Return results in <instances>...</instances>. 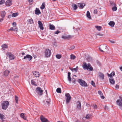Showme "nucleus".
Returning a JSON list of instances; mask_svg holds the SVG:
<instances>
[{"instance_id":"c85d7f7f","label":"nucleus","mask_w":122,"mask_h":122,"mask_svg":"<svg viewBox=\"0 0 122 122\" xmlns=\"http://www.w3.org/2000/svg\"><path fill=\"white\" fill-rule=\"evenodd\" d=\"M49 28L51 30H54L55 29V27L53 25L50 24L49 25Z\"/></svg>"},{"instance_id":"7ed1b4c3","label":"nucleus","mask_w":122,"mask_h":122,"mask_svg":"<svg viewBox=\"0 0 122 122\" xmlns=\"http://www.w3.org/2000/svg\"><path fill=\"white\" fill-rule=\"evenodd\" d=\"M78 81L80 84L82 86H87V85L86 82L81 79H79Z\"/></svg>"},{"instance_id":"c03bdc74","label":"nucleus","mask_w":122,"mask_h":122,"mask_svg":"<svg viewBox=\"0 0 122 122\" xmlns=\"http://www.w3.org/2000/svg\"><path fill=\"white\" fill-rule=\"evenodd\" d=\"M75 48V46H72L70 47L69 48V50H72L73 49Z\"/></svg>"},{"instance_id":"9d476101","label":"nucleus","mask_w":122,"mask_h":122,"mask_svg":"<svg viewBox=\"0 0 122 122\" xmlns=\"http://www.w3.org/2000/svg\"><path fill=\"white\" fill-rule=\"evenodd\" d=\"M107 47V46H106L105 45H102L101 46V47H99V50L101 51L104 52V51L102 49L104 50H105L106 49Z\"/></svg>"},{"instance_id":"de8ad7c7","label":"nucleus","mask_w":122,"mask_h":122,"mask_svg":"<svg viewBox=\"0 0 122 122\" xmlns=\"http://www.w3.org/2000/svg\"><path fill=\"white\" fill-rule=\"evenodd\" d=\"M5 2L4 0H0V4H1Z\"/></svg>"},{"instance_id":"79ce46f5","label":"nucleus","mask_w":122,"mask_h":122,"mask_svg":"<svg viewBox=\"0 0 122 122\" xmlns=\"http://www.w3.org/2000/svg\"><path fill=\"white\" fill-rule=\"evenodd\" d=\"M112 10L113 11H116L117 10V7L115 6H114L112 8Z\"/></svg>"},{"instance_id":"58836bf2","label":"nucleus","mask_w":122,"mask_h":122,"mask_svg":"<svg viewBox=\"0 0 122 122\" xmlns=\"http://www.w3.org/2000/svg\"><path fill=\"white\" fill-rule=\"evenodd\" d=\"M16 28L15 27V29H14L13 27H11L10 29H9V30H8V31H9V30L12 31H14L16 30Z\"/></svg>"},{"instance_id":"a19ab883","label":"nucleus","mask_w":122,"mask_h":122,"mask_svg":"<svg viewBox=\"0 0 122 122\" xmlns=\"http://www.w3.org/2000/svg\"><path fill=\"white\" fill-rule=\"evenodd\" d=\"M15 100L16 101V103H18V97L16 96H15Z\"/></svg>"},{"instance_id":"09e8293b","label":"nucleus","mask_w":122,"mask_h":122,"mask_svg":"<svg viewBox=\"0 0 122 122\" xmlns=\"http://www.w3.org/2000/svg\"><path fill=\"white\" fill-rule=\"evenodd\" d=\"M91 83L92 85L93 86H95V84L94 83L93 81H91Z\"/></svg>"},{"instance_id":"f03ea898","label":"nucleus","mask_w":122,"mask_h":122,"mask_svg":"<svg viewBox=\"0 0 122 122\" xmlns=\"http://www.w3.org/2000/svg\"><path fill=\"white\" fill-rule=\"evenodd\" d=\"M65 96L66 97V103L68 104L71 101V97L70 94L69 93L65 94Z\"/></svg>"},{"instance_id":"052dcab7","label":"nucleus","mask_w":122,"mask_h":122,"mask_svg":"<svg viewBox=\"0 0 122 122\" xmlns=\"http://www.w3.org/2000/svg\"><path fill=\"white\" fill-rule=\"evenodd\" d=\"M101 97L102 99H104V97L103 96V95H102L101 96Z\"/></svg>"},{"instance_id":"f257e3e1","label":"nucleus","mask_w":122,"mask_h":122,"mask_svg":"<svg viewBox=\"0 0 122 122\" xmlns=\"http://www.w3.org/2000/svg\"><path fill=\"white\" fill-rule=\"evenodd\" d=\"M2 107L3 109L6 110L9 105V102L8 101H5L2 103Z\"/></svg>"},{"instance_id":"b1692460","label":"nucleus","mask_w":122,"mask_h":122,"mask_svg":"<svg viewBox=\"0 0 122 122\" xmlns=\"http://www.w3.org/2000/svg\"><path fill=\"white\" fill-rule=\"evenodd\" d=\"M108 24L111 27H113L115 25V23L113 21H111L108 23Z\"/></svg>"},{"instance_id":"aec40b11","label":"nucleus","mask_w":122,"mask_h":122,"mask_svg":"<svg viewBox=\"0 0 122 122\" xmlns=\"http://www.w3.org/2000/svg\"><path fill=\"white\" fill-rule=\"evenodd\" d=\"M5 14L6 13L5 11H2L0 12L1 16L2 18H4Z\"/></svg>"},{"instance_id":"0e129e2a","label":"nucleus","mask_w":122,"mask_h":122,"mask_svg":"<svg viewBox=\"0 0 122 122\" xmlns=\"http://www.w3.org/2000/svg\"><path fill=\"white\" fill-rule=\"evenodd\" d=\"M12 25H16V23L14 22L13 23H12Z\"/></svg>"},{"instance_id":"6e6552de","label":"nucleus","mask_w":122,"mask_h":122,"mask_svg":"<svg viewBox=\"0 0 122 122\" xmlns=\"http://www.w3.org/2000/svg\"><path fill=\"white\" fill-rule=\"evenodd\" d=\"M32 58V56L28 54L26 56H24L23 58V59H27L28 60L30 61Z\"/></svg>"},{"instance_id":"f8f14e48","label":"nucleus","mask_w":122,"mask_h":122,"mask_svg":"<svg viewBox=\"0 0 122 122\" xmlns=\"http://www.w3.org/2000/svg\"><path fill=\"white\" fill-rule=\"evenodd\" d=\"M116 102L118 105L122 107V100H120V99L117 100Z\"/></svg>"},{"instance_id":"4d7b16f0","label":"nucleus","mask_w":122,"mask_h":122,"mask_svg":"<svg viewBox=\"0 0 122 122\" xmlns=\"http://www.w3.org/2000/svg\"><path fill=\"white\" fill-rule=\"evenodd\" d=\"M94 108V109H97V106L96 105H93Z\"/></svg>"},{"instance_id":"bb28decb","label":"nucleus","mask_w":122,"mask_h":122,"mask_svg":"<svg viewBox=\"0 0 122 122\" xmlns=\"http://www.w3.org/2000/svg\"><path fill=\"white\" fill-rule=\"evenodd\" d=\"M78 67L77 66L75 68H70V69L72 71H74L76 72L78 70Z\"/></svg>"},{"instance_id":"3c124183","label":"nucleus","mask_w":122,"mask_h":122,"mask_svg":"<svg viewBox=\"0 0 122 122\" xmlns=\"http://www.w3.org/2000/svg\"><path fill=\"white\" fill-rule=\"evenodd\" d=\"M59 33H60V31H59L58 30H57L56 31L54 32V34H58Z\"/></svg>"},{"instance_id":"4c0bfd02","label":"nucleus","mask_w":122,"mask_h":122,"mask_svg":"<svg viewBox=\"0 0 122 122\" xmlns=\"http://www.w3.org/2000/svg\"><path fill=\"white\" fill-rule=\"evenodd\" d=\"M76 58V56L73 55L71 56V59L72 60H74Z\"/></svg>"},{"instance_id":"473e14b6","label":"nucleus","mask_w":122,"mask_h":122,"mask_svg":"<svg viewBox=\"0 0 122 122\" xmlns=\"http://www.w3.org/2000/svg\"><path fill=\"white\" fill-rule=\"evenodd\" d=\"M95 27L97 29L98 31H100L101 30L102 27L101 26H95Z\"/></svg>"},{"instance_id":"49530a36","label":"nucleus","mask_w":122,"mask_h":122,"mask_svg":"<svg viewBox=\"0 0 122 122\" xmlns=\"http://www.w3.org/2000/svg\"><path fill=\"white\" fill-rule=\"evenodd\" d=\"M72 82L74 84H75L76 81V80L74 78H72Z\"/></svg>"},{"instance_id":"72a5a7b5","label":"nucleus","mask_w":122,"mask_h":122,"mask_svg":"<svg viewBox=\"0 0 122 122\" xmlns=\"http://www.w3.org/2000/svg\"><path fill=\"white\" fill-rule=\"evenodd\" d=\"M20 117L22 118L24 120L26 119V117L25 116L24 114L23 113H21L20 115Z\"/></svg>"},{"instance_id":"5701e85b","label":"nucleus","mask_w":122,"mask_h":122,"mask_svg":"<svg viewBox=\"0 0 122 122\" xmlns=\"http://www.w3.org/2000/svg\"><path fill=\"white\" fill-rule=\"evenodd\" d=\"M72 7L73 10H76L77 8V6L76 4H72Z\"/></svg>"},{"instance_id":"bf43d9fd","label":"nucleus","mask_w":122,"mask_h":122,"mask_svg":"<svg viewBox=\"0 0 122 122\" xmlns=\"http://www.w3.org/2000/svg\"><path fill=\"white\" fill-rule=\"evenodd\" d=\"M2 17L0 19V22H1L4 19Z\"/></svg>"},{"instance_id":"ea45409f","label":"nucleus","mask_w":122,"mask_h":122,"mask_svg":"<svg viewBox=\"0 0 122 122\" xmlns=\"http://www.w3.org/2000/svg\"><path fill=\"white\" fill-rule=\"evenodd\" d=\"M61 56L60 55H56V57L58 59H60L61 58Z\"/></svg>"},{"instance_id":"a878e982","label":"nucleus","mask_w":122,"mask_h":122,"mask_svg":"<svg viewBox=\"0 0 122 122\" xmlns=\"http://www.w3.org/2000/svg\"><path fill=\"white\" fill-rule=\"evenodd\" d=\"M71 73L69 72L68 73V80L70 82V83L71 81V78L70 76Z\"/></svg>"},{"instance_id":"1a4fd4ad","label":"nucleus","mask_w":122,"mask_h":122,"mask_svg":"<svg viewBox=\"0 0 122 122\" xmlns=\"http://www.w3.org/2000/svg\"><path fill=\"white\" fill-rule=\"evenodd\" d=\"M76 106L77 109L80 110L81 108V103L79 101H78L76 103Z\"/></svg>"},{"instance_id":"dca6fc26","label":"nucleus","mask_w":122,"mask_h":122,"mask_svg":"<svg viewBox=\"0 0 122 122\" xmlns=\"http://www.w3.org/2000/svg\"><path fill=\"white\" fill-rule=\"evenodd\" d=\"M85 5V4L83 3H79L78 4V6L81 9H83Z\"/></svg>"},{"instance_id":"a18cd8bd","label":"nucleus","mask_w":122,"mask_h":122,"mask_svg":"<svg viewBox=\"0 0 122 122\" xmlns=\"http://www.w3.org/2000/svg\"><path fill=\"white\" fill-rule=\"evenodd\" d=\"M4 117V115L0 113V118L1 119H3Z\"/></svg>"},{"instance_id":"37998d69","label":"nucleus","mask_w":122,"mask_h":122,"mask_svg":"<svg viewBox=\"0 0 122 122\" xmlns=\"http://www.w3.org/2000/svg\"><path fill=\"white\" fill-rule=\"evenodd\" d=\"M31 84L32 85H36V82L34 81L33 80H32L31 81Z\"/></svg>"},{"instance_id":"774afa93","label":"nucleus","mask_w":122,"mask_h":122,"mask_svg":"<svg viewBox=\"0 0 122 122\" xmlns=\"http://www.w3.org/2000/svg\"><path fill=\"white\" fill-rule=\"evenodd\" d=\"M110 41L112 43H115V42L114 41Z\"/></svg>"},{"instance_id":"cd10ccee","label":"nucleus","mask_w":122,"mask_h":122,"mask_svg":"<svg viewBox=\"0 0 122 122\" xmlns=\"http://www.w3.org/2000/svg\"><path fill=\"white\" fill-rule=\"evenodd\" d=\"M82 67L85 70L86 69V68L87 67V65L86 63V62H84L83 65H82Z\"/></svg>"},{"instance_id":"864d4df0","label":"nucleus","mask_w":122,"mask_h":122,"mask_svg":"<svg viewBox=\"0 0 122 122\" xmlns=\"http://www.w3.org/2000/svg\"><path fill=\"white\" fill-rule=\"evenodd\" d=\"M98 94L101 96L102 95V93L101 91H99L98 92Z\"/></svg>"},{"instance_id":"2f4dec72","label":"nucleus","mask_w":122,"mask_h":122,"mask_svg":"<svg viewBox=\"0 0 122 122\" xmlns=\"http://www.w3.org/2000/svg\"><path fill=\"white\" fill-rule=\"evenodd\" d=\"M45 3L44 2L42 3L41 6L40 7V8L41 9L43 10L45 8Z\"/></svg>"},{"instance_id":"9b49d317","label":"nucleus","mask_w":122,"mask_h":122,"mask_svg":"<svg viewBox=\"0 0 122 122\" xmlns=\"http://www.w3.org/2000/svg\"><path fill=\"white\" fill-rule=\"evenodd\" d=\"M38 23L39 24V26L40 28V29L42 30H43L44 27H43V24L41 21L40 20H39L38 21Z\"/></svg>"},{"instance_id":"393cba45","label":"nucleus","mask_w":122,"mask_h":122,"mask_svg":"<svg viewBox=\"0 0 122 122\" xmlns=\"http://www.w3.org/2000/svg\"><path fill=\"white\" fill-rule=\"evenodd\" d=\"M115 75V72L114 71L112 72L111 74H109L107 73V75L109 77H112V76H114Z\"/></svg>"},{"instance_id":"39448f33","label":"nucleus","mask_w":122,"mask_h":122,"mask_svg":"<svg viewBox=\"0 0 122 122\" xmlns=\"http://www.w3.org/2000/svg\"><path fill=\"white\" fill-rule=\"evenodd\" d=\"M51 51L49 49H46L45 51V56L46 57H49L51 55Z\"/></svg>"},{"instance_id":"0eeeda50","label":"nucleus","mask_w":122,"mask_h":122,"mask_svg":"<svg viewBox=\"0 0 122 122\" xmlns=\"http://www.w3.org/2000/svg\"><path fill=\"white\" fill-rule=\"evenodd\" d=\"M40 119L42 122H49L48 120L42 115L41 116Z\"/></svg>"},{"instance_id":"8fccbe9b","label":"nucleus","mask_w":122,"mask_h":122,"mask_svg":"<svg viewBox=\"0 0 122 122\" xmlns=\"http://www.w3.org/2000/svg\"><path fill=\"white\" fill-rule=\"evenodd\" d=\"M29 22L30 24H32L33 23V20L32 19H30L29 20Z\"/></svg>"},{"instance_id":"6e6d98bb","label":"nucleus","mask_w":122,"mask_h":122,"mask_svg":"<svg viewBox=\"0 0 122 122\" xmlns=\"http://www.w3.org/2000/svg\"><path fill=\"white\" fill-rule=\"evenodd\" d=\"M97 10L96 9L94 10V13L95 14H97Z\"/></svg>"},{"instance_id":"69168bd1","label":"nucleus","mask_w":122,"mask_h":122,"mask_svg":"<svg viewBox=\"0 0 122 122\" xmlns=\"http://www.w3.org/2000/svg\"><path fill=\"white\" fill-rule=\"evenodd\" d=\"M56 44V42H54L53 43V45L55 46Z\"/></svg>"},{"instance_id":"680f3d73","label":"nucleus","mask_w":122,"mask_h":122,"mask_svg":"<svg viewBox=\"0 0 122 122\" xmlns=\"http://www.w3.org/2000/svg\"><path fill=\"white\" fill-rule=\"evenodd\" d=\"M12 16V15H8V18H11V17Z\"/></svg>"},{"instance_id":"f3484780","label":"nucleus","mask_w":122,"mask_h":122,"mask_svg":"<svg viewBox=\"0 0 122 122\" xmlns=\"http://www.w3.org/2000/svg\"><path fill=\"white\" fill-rule=\"evenodd\" d=\"M110 83L112 84H114L115 83L114 80L112 77H110L109 78Z\"/></svg>"},{"instance_id":"5fc2aeb1","label":"nucleus","mask_w":122,"mask_h":122,"mask_svg":"<svg viewBox=\"0 0 122 122\" xmlns=\"http://www.w3.org/2000/svg\"><path fill=\"white\" fill-rule=\"evenodd\" d=\"M44 103H46V102L48 104H49L50 103V100L49 101H46V102H45V101H44Z\"/></svg>"},{"instance_id":"2eb2a0df","label":"nucleus","mask_w":122,"mask_h":122,"mask_svg":"<svg viewBox=\"0 0 122 122\" xmlns=\"http://www.w3.org/2000/svg\"><path fill=\"white\" fill-rule=\"evenodd\" d=\"M98 75L101 79L103 80L104 78V75L101 72H99L98 73Z\"/></svg>"},{"instance_id":"e2e57ef3","label":"nucleus","mask_w":122,"mask_h":122,"mask_svg":"<svg viewBox=\"0 0 122 122\" xmlns=\"http://www.w3.org/2000/svg\"><path fill=\"white\" fill-rule=\"evenodd\" d=\"M86 106L88 107H89V106H90V105L89 104H88L87 103H86Z\"/></svg>"},{"instance_id":"13d9d810","label":"nucleus","mask_w":122,"mask_h":122,"mask_svg":"<svg viewBox=\"0 0 122 122\" xmlns=\"http://www.w3.org/2000/svg\"><path fill=\"white\" fill-rule=\"evenodd\" d=\"M115 88L116 89H118L119 88V86L117 84L115 86Z\"/></svg>"},{"instance_id":"338daca9","label":"nucleus","mask_w":122,"mask_h":122,"mask_svg":"<svg viewBox=\"0 0 122 122\" xmlns=\"http://www.w3.org/2000/svg\"><path fill=\"white\" fill-rule=\"evenodd\" d=\"M119 98L121 99L120 100H122V96L119 97Z\"/></svg>"},{"instance_id":"6ab92c4d","label":"nucleus","mask_w":122,"mask_h":122,"mask_svg":"<svg viewBox=\"0 0 122 122\" xmlns=\"http://www.w3.org/2000/svg\"><path fill=\"white\" fill-rule=\"evenodd\" d=\"M35 14L36 15H39V14H41V12L40 10L38 8H36L35 10Z\"/></svg>"},{"instance_id":"423d86ee","label":"nucleus","mask_w":122,"mask_h":122,"mask_svg":"<svg viewBox=\"0 0 122 122\" xmlns=\"http://www.w3.org/2000/svg\"><path fill=\"white\" fill-rule=\"evenodd\" d=\"M6 55L7 56H8L10 60H12L15 58L14 55L9 52H7L6 54Z\"/></svg>"},{"instance_id":"ddd939ff","label":"nucleus","mask_w":122,"mask_h":122,"mask_svg":"<svg viewBox=\"0 0 122 122\" xmlns=\"http://www.w3.org/2000/svg\"><path fill=\"white\" fill-rule=\"evenodd\" d=\"M12 1L11 0H8L6 2L5 4L6 6H10L12 5Z\"/></svg>"},{"instance_id":"603ef678","label":"nucleus","mask_w":122,"mask_h":122,"mask_svg":"<svg viewBox=\"0 0 122 122\" xmlns=\"http://www.w3.org/2000/svg\"><path fill=\"white\" fill-rule=\"evenodd\" d=\"M90 117V116L89 115H87L86 116V118L87 119H89Z\"/></svg>"},{"instance_id":"c756f323","label":"nucleus","mask_w":122,"mask_h":122,"mask_svg":"<svg viewBox=\"0 0 122 122\" xmlns=\"http://www.w3.org/2000/svg\"><path fill=\"white\" fill-rule=\"evenodd\" d=\"M86 16L88 18L91 19V18L90 14V13L89 11H87V13L86 14Z\"/></svg>"},{"instance_id":"e433bc0d","label":"nucleus","mask_w":122,"mask_h":122,"mask_svg":"<svg viewBox=\"0 0 122 122\" xmlns=\"http://www.w3.org/2000/svg\"><path fill=\"white\" fill-rule=\"evenodd\" d=\"M61 89L60 88H58L56 90V92L58 93H61Z\"/></svg>"},{"instance_id":"4468645a","label":"nucleus","mask_w":122,"mask_h":122,"mask_svg":"<svg viewBox=\"0 0 122 122\" xmlns=\"http://www.w3.org/2000/svg\"><path fill=\"white\" fill-rule=\"evenodd\" d=\"M89 69L90 71H92L93 70V67L91 66V65L90 64L88 63L87 64V67L86 68V69L88 70Z\"/></svg>"},{"instance_id":"a211bd4d","label":"nucleus","mask_w":122,"mask_h":122,"mask_svg":"<svg viewBox=\"0 0 122 122\" xmlns=\"http://www.w3.org/2000/svg\"><path fill=\"white\" fill-rule=\"evenodd\" d=\"M62 38L64 39H68L71 38V36L70 35H68L66 36H62Z\"/></svg>"},{"instance_id":"c9c22d12","label":"nucleus","mask_w":122,"mask_h":122,"mask_svg":"<svg viewBox=\"0 0 122 122\" xmlns=\"http://www.w3.org/2000/svg\"><path fill=\"white\" fill-rule=\"evenodd\" d=\"M110 3L111 5L112 6H115L116 4L113 1H110Z\"/></svg>"},{"instance_id":"f704fd0d","label":"nucleus","mask_w":122,"mask_h":122,"mask_svg":"<svg viewBox=\"0 0 122 122\" xmlns=\"http://www.w3.org/2000/svg\"><path fill=\"white\" fill-rule=\"evenodd\" d=\"M18 13H14L12 14V16L13 17H15L18 15Z\"/></svg>"},{"instance_id":"20e7f679","label":"nucleus","mask_w":122,"mask_h":122,"mask_svg":"<svg viewBox=\"0 0 122 122\" xmlns=\"http://www.w3.org/2000/svg\"><path fill=\"white\" fill-rule=\"evenodd\" d=\"M36 90L37 93L40 95H42L43 91L41 88L38 87L36 89Z\"/></svg>"},{"instance_id":"7c9ffc66","label":"nucleus","mask_w":122,"mask_h":122,"mask_svg":"<svg viewBox=\"0 0 122 122\" xmlns=\"http://www.w3.org/2000/svg\"><path fill=\"white\" fill-rule=\"evenodd\" d=\"M1 46L2 47V49L5 50V48H7L8 47L7 45L5 44H3Z\"/></svg>"},{"instance_id":"4be33fe9","label":"nucleus","mask_w":122,"mask_h":122,"mask_svg":"<svg viewBox=\"0 0 122 122\" xmlns=\"http://www.w3.org/2000/svg\"><path fill=\"white\" fill-rule=\"evenodd\" d=\"M33 74L34 76L36 77L39 76L40 74L39 72L37 71H35L33 72Z\"/></svg>"},{"instance_id":"412c9836","label":"nucleus","mask_w":122,"mask_h":122,"mask_svg":"<svg viewBox=\"0 0 122 122\" xmlns=\"http://www.w3.org/2000/svg\"><path fill=\"white\" fill-rule=\"evenodd\" d=\"M10 72V71H9L6 70L3 72V75L4 76H6L8 75Z\"/></svg>"}]
</instances>
